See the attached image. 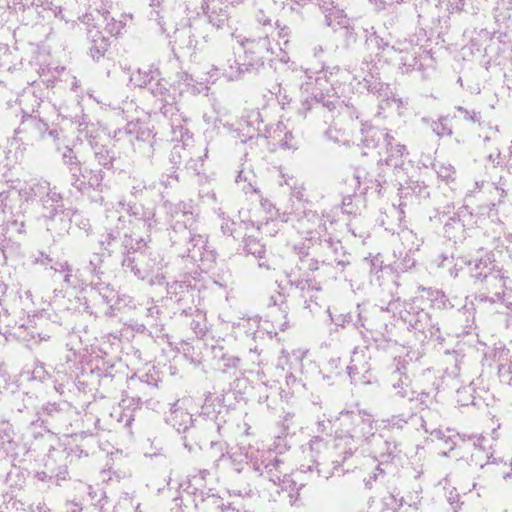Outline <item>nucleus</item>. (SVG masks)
I'll use <instances>...</instances> for the list:
<instances>
[{
    "mask_svg": "<svg viewBox=\"0 0 512 512\" xmlns=\"http://www.w3.org/2000/svg\"><path fill=\"white\" fill-rule=\"evenodd\" d=\"M261 206L266 211L267 216L265 218V222L258 221V229H263L267 227L269 221H275L278 216V211L273 207V205L269 201H263L261 203Z\"/></svg>",
    "mask_w": 512,
    "mask_h": 512,
    "instance_id": "obj_1",
    "label": "nucleus"
},
{
    "mask_svg": "<svg viewBox=\"0 0 512 512\" xmlns=\"http://www.w3.org/2000/svg\"><path fill=\"white\" fill-rule=\"evenodd\" d=\"M7 199V196L6 194L4 193H0V208H2L3 206H5V201Z\"/></svg>",
    "mask_w": 512,
    "mask_h": 512,
    "instance_id": "obj_2",
    "label": "nucleus"
},
{
    "mask_svg": "<svg viewBox=\"0 0 512 512\" xmlns=\"http://www.w3.org/2000/svg\"><path fill=\"white\" fill-rule=\"evenodd\" d=\"M348 369H349V374H351L353 371H357V368L352 365L349 366Z\"/></svg>",
    "mask_w": 512,
    "mask_h": 512,
    "instance_id": "obj_3",
    "label": "nucleus"
},
{
    "mask_svg": "<svg viewBox=\"0 0 512 512\" xmlns=\"http://www.w3.org/2000/svg\"><path fill=\"white\" fill-rule=\"evenodd\" d=\"M439 174H440V176H442V177H447V176H448L447 174H443V172H441V171L439 172Z\"/></svg>",
    "mask_w": 512,
    "mask_h": 512,
    "instance_id": "obj_4",
    "label": "nucleus"
},
{
    "mask_svg": "<svg viewBox=\"0 0 512 512\" xmlns=\"http://www.w3.org/2000/svg\"><path fill=\"white\" fill-rule=\"evenodd\" d=\"M136 512H140V509H139V507H137V509H136Z\"/></svg>",
    "mask_w": 512,
    "mask_h": 512,
    "instance_id": "obj_5",
    "label": "nucleus"
}]
</instances>
